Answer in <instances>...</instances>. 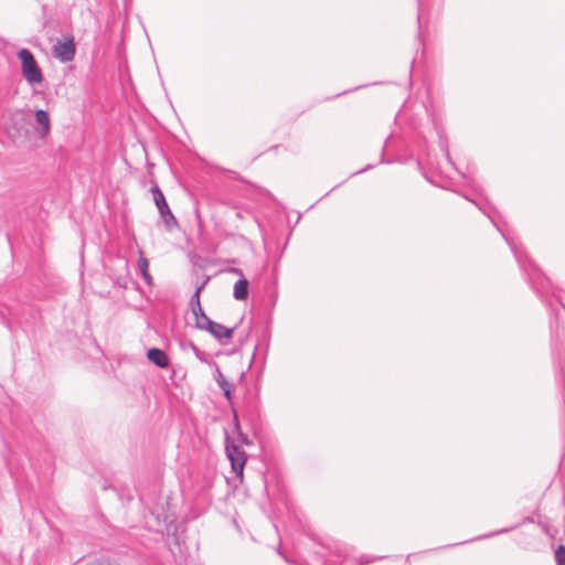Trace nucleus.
<instances>
[{"instance_id":"obj_10","label":"nucleus","mask_w":565,"mask_h":565,"mask_svg":"<svg viewBox=\"0 0 565 565\" xmlns=\"http://www.w3.org/2000/svg\"><path fill=\"white\" fill-rule=\"evenodd\" d=\"M233 296L236 300H245L248 296V280L242 278L234 285Z\"/></svg>"},{"instance_id":"obj_20","label":"nucleus","mask_w":565,"mask_h":565,"mask_svg":"<svg viewBox=\"0 0 565 565\" xmlns=\"http://www.w3.org/2000/svg\"><path fill=\"white\" fill-rule=\"evenodd\" d=\"M480 210L483 212V214L488 215L491 218V222L494 224V226L498 228V231L501 232L500 227L495 224V222L493 221V218L491 217L489 212L486 209H483V207H480Z\"/></svg>"},{"instance_id":"obj_17","label":"nucleus","mask_w":565,"mask_h":565,"mask_svg":"<svg viewBox=\"0 0 565 565\" xmlns=\"http://www.w3.org/2000/svg\"><path fill=\"white\" fill-rule=\"evenodd\" d=\"M89 565H113V564L106 558H99V559L92 562Z\"/></svg>"},{"instance_id":"obj_11","label":"nucleus","mask_w":565,"mask_h":565,"mask_svg":"<svg viewBox=\"0 0 565 565\" xmlns=\"http://www.w3.org/2000/svg\"><path fill=\"white\" fill-rule=\"evenodd\" d=\"M182 348L183 349L189 348L190 350H192V352L194 353L196 359L202 363L210 365V363L214 362L213 360L207 359V354L205 352L201 351L192 341H186V342L182 343Z\"/></svg>"},{"instance_id":"obj_21","label":"nucleus","mask_w":565,"mask_h":565,"mask_svg":"<svg viewBox=\"0 0 565 565\" xmlns=\"http://www.w3.org/2000/svg\"><path fill=\"white\" fill-rule=\"evenodd\" d=\"M557 298V301L559 302V305L565 309V302L564 300L561 298V296H556Z\"/></svg>"},{"instance_id":"obj_18","label":"nucleus","mask_w":565,"mask_h":565,"mask_svg":"<svg viewBox=\"0 0 565 565\" xmlns=\"http://www.w3.org/2000/svg\"><path fill=\"white\" fill-rule=\"evenodd\" d=\"M238 438L245 445H249L250 444L248 437L245 434H243L242 431L238 433Z\"/></svg>"},{"instance_id":"obj_1","label":"nucleus","mask_w":565,"mask_h":565,"mask_svg":"<svg viewBox=\"0 0 565 565\" xmlns=\"http://www.w3.org/2000/svg\"><path fill=\"white\" fill-rule=\"evenodd\" d=\"M503 238L510 246L514 257L516 258L518 263L520 264V267L526 273L530 280H533L534 278L540 280V285L548 286L550 280L543 275L541 269L530 259L526 258L525 253L523 252L522 247L518 245V243L513 239L508 237L504 233H502Z\"/></svg>"},{"instance_id":"obj_5","label":"nucleus","mask_w":565,"mask_h":565,"mask_svg":"<svg viewBox=\"0 0 565 565\" xmlns=\"http://www.w3.org/2000/svg\"><path fill=\"white\" fill-rule=\"evenodd\" d=\"M226 456L231 461L232 470L237 477H243L244 467L247 460L246 452L244 449L234 444V443H226Z\"/></svg>"},{"instance_id":"obj_7","label":"nucleus","mask_w":565,"mask_h":565,"mask_svg":"<svg viewBox=\"0 0 565 565\" xmlns=\"http://www.w3.org/2000/svg\"><path fill=\"white\" fill-rule=\"evenodd\" d=\"M210 366L213 367V377L218 387L222 390L224 397L231 402L233 398V384L224 376L216 362L210 363Z\"/></svg>"},{"instance_id":"obj_12","label":"nucleus","mask_w":565,"mask_h":565,"mask_svg":"<svg viewBox=\"0 0 565 565\" xmlns=\"http://www.w3.org/2000/svg\"><path fill=\"white\" fill-rule=\"evenodd\" d=\"M138 266H139V270H140L141 277L145 280V282L148 286H152V277L148 270V268H149L148 259L145 258L143 256H140L138 259Z\"/></svg>"},{"instance_id":"obj_9","label":"nucleus","mask_w":565,"mask_h":565,"mask_svg":"<svg viewBox=\"0 0 565 565\" xmlns=\"http://www.w3.org/2000/svg\"><path fill=\"white\" fill-rule=\"evenodd\" d=\"M147 358L150 362L161 369L169 365V358L164 351L158 348H152L147 351Z\"/></svg>"},{"instance_id":"obj_22","label":"nucleus","mask_w":565,"mask_h":565,"mask_svg":"<svg viewBox=\"0 0 565 565\" xmlns=\"http://www.w3.org/2000/svg\"><path fill=\"white\" fill-rule=\"evenodd\" d=\"M371 168H372V166H366V168H364V169H362V170H360V171H356L354 174H359V173H361V172H363V171H366V170H369V169H371Z\"/></svg>"},{"instance_id":"obj_6","label":"nucleus","mask_w":565,"mask_h":565,"mask_svg":"<svg viewBox=\"0 0 565 565\" xmlns=\"http://www.w3.org/2000/svg\"><path fill=\"white\" fill-rule=\"evenodd\" d=\"M199 329L211 333L220 343L230 340L234 332V328H227L215 321L209 322L205 327L199 326Z\"/></svg>"},{"instance_id":"obj_4","label":"nucleus","mask_w":565,"mask_h":565,"mask_svg":"<svg viewBox=\"0 0 565 565\" xmlns=\"http://www.w3.org/2000/svg\"><path fill=\"white\" fill-rule=\"evenodd\" d=\"M150 191L152 192L153 194V201H154V204L160 213V216L164 223V225L168 227V228H171L173 226H177L178 225V221L177 218L174 217V215L172 214L167 201H166V198H164V194L162 193V191L160 190V188L154 184Z\"/></svg>"},{"instance_id":"obj_23","label":"nucleus","mask_w":565,"mask_h":565,"mask_svg":"<svg viewBox=\"0 0 565 565\" xmlns=\"http://www.w3.org/2000/svg\"><path fill=\"white\" fill-rule=\"evenodd\" d=\"M417 20H418V24L420 25L422 24V12L418 13Z\"/></svg>"},{"instance_id":"obj_25","label":"nucleus","mask_w":565,"mask_h":565,"mask_svg":"<svg viewBox=\"0 0 565 565\" xmlns=\"http://www.w3.org/2000/svg\"><path fill=\"white\" fill-rule=\"evenodd\" d=\"M445 153H446L447 159H449V152L447 149L445 150Z\"/></svg>"},{"instance_id":"obj_15","label":"nucleus","mask_w":565,"mask_h":565,"mask_svg":"<svg viewBox=\"0 0 565 565\" xmlns=\"http://www.w3.org/2000/svg\"><path fill=\"white\" fill-rule=\"evenodd\" d=\"M555 559L557 565H565V546L558 545L555 550Z\"/></svg>"},{"instance_id":"obj_3","label":"nucleus","mask_w":565,"mask_h":565,"mask_svg":"<svg viewBox=\"0 0 565 565\" xmlns=\"http://www.w3.org/2000/svg\"><path fill=\"white\" fill-rule=\"evenodd\" d=\"M53 56L61 63L72 62L76 55V44L72 34L63 35L52 46Z\"/></svg>"},{"instance_id":"obj_24","label":"nucleus","mask_w":565,"mask_h":565,"mask_svg":"<svg viewBox=\"0 0 565 565\" xmlns=\"http://www.w3.org/2000/svg\"><path fill=\"white\" fill-rule=\"evenodd\" d=\"M381 162H384V150H382V159Z\"/></svg>"},{"instance_id":"obj_16","label":"nucleus","mask_w":565,"mask_h":565,"mask_svg":"<svg viewBox=\"0 0 565 565\" xmlns=\"http://www.w3.org/2000/svg\"><path fill=\"white\" fill-rule=\"evenodd\" d=\"M511 530H512V527L502 529V530L495 531L493 533L482 535L479 539L492 537V536H495V535H499V534H502V533H507V532H509Z\"/></svg>"},{"instance_id":"obj_8","label":"nucleus","mask_w":565,"mask_h":565,"mask_svg":"<svg viewBox=\"0 0 565 565\" xmlns=\"http://www.w3.org/2000/svg\"><path fill=\"white\" fill-rule=\"evenodd\" d=\"M34 118L36 122L35 132L39 138L44 139L50 134L51 129V120L46 110L38 109L34 113Z\"/></svg>"},{"instance_id":"obj_14","label":"nucleus","mask_w":565,"mask_h":565,"mask_svg":"<svg viewBox=\"0 0 565 565\" xmlns=\"http://www.w3.org/2000/svg\"><path fill=\"white\" fill-rule=\"evenodd\" d=\"M203 288H204V284H202L200 287H198L191 297L190 305L192 307V311L195 309L198 311H201L200 292Z\"/></svg>"},{"instance_id":"obj_13","label":"nucleus","mask_w":565,"mask_h":565,"mask_svg":"<svg viewBox=\"0 0 565 565\" xmlns=\"http://www.w3.org/2000/svg\"><path fill=\"white\" fill-rule=\"evenodd\" d=\"M194 317H195V328L199 329V326H202V327H205L206 324H209V322H212L213 320H211L206 315L205 312L203 311V309L201 308V311H198L196 309L192 311Z\"/></svg>"},{"instance_id":"obj_19","label":"nucleus","mask_w":565,"mask_h":565,"mask_svg":"<svg viewBox=\"0 0 565 565\" xmlns=\"http://www.w3.org/2000/svg\"><path fill=\"white\" fill-rule=\"evenodd\" d=\"M359 562H360L361 564H369V563L373 562V558H369V557H366V556H361V557L359 558Z\"/></svg>"},{"instance_id":"obj_2","label":"nucleus","mask_w":565,"mask_h":565,"mask_svg":"<svg viewBox=\"0 0 565 565\" xmlns=\"http://www.w3.org/2000/svg\"><path fill=\"white\" fill-rule=\"evenodd\" d=\"M18 57L21 62L23 78L31 85L42 83L43 74L33 53L29 49H21L18 52Z\"/></svg>"}]
</instances>
